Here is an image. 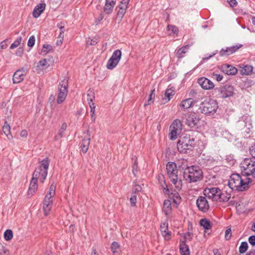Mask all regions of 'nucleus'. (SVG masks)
<instances>
[{
	"instance_id": "f257e3e1",
	"label": "nucleus",
	"mask_w": 255,
	"mask_h": 255,
	"mask_svg": "<svg viewBox=\"0 0 255 255\" xmlns=\"http://www.w3.org/2000/svg\"><path fill=\"white\" fill-rule=\"evenodd\" d=\"M183 177L189 183H196L202 180L203 172L199 166L194 165L188 166L184 171Z\"/></svg>"
},
{
	"instance_id": "f03ea898",
	"label": "nucleus",
	"mask_w": 255,
	"mask_h": 255,
	"mask_svg": "<svg viewBox=\"0 0 255 255\" xmlns=\"http://www.w3.org/2000/svg\"><path fill=\"white\" fill-rule=\"evenodd\" d=\"M49 160L46 157L39 162V166L35 169L32 174V177L43 183L47 177L49 165Z\"/></svg>"
},
{
	"instance_id": "7ed1b4c3",
	"label": "nucleus",
	"mask_w": 255,
	"mask_h": 255,
	"mask_svg": "<svg viewBox=\"0 0 255 255\" xmlns=\"http://www.w3.org/2000/svg\"><path fill=\"white\" fill-rule=\"evenodd\" d=\"M166 170L171 182L175 187L180 190L182 188L181 180L178 178V170L176 164L174 162H169L166 165Z\"/></svg>"
},
{
	"instance_id": "20e7f679",
	"label": "nucleus",
	"mask_w": 255,
	"mask_h": 255,
	"mask_svg": "<svg viewBox=\"0 0 255 255\" xmlns=\"http://www.w3.org/2000/svg\"><path fill=\"white\" fill-rule=\"evenodd\" d=\"M243 174L255 178V159L246 158L240 164Z\"/></svg>"
},
{
	"instance_id": "39448f33",
	"label": "nucleus",
	"mask_w": 255,
	"mask_h": 255,
	"mask_svg": "<svg viewBox=\"0 0 255 255\" xmlns=\"http://www.w3.org/2000/svg\"><path fill=\"white\" fill-rule=\"evenodd\" d=\"M218 108L216 101L212 99H207L202 102L199 109L202 114L205 115L214 114Z\"/></svg>"
},
{
	"instance_id": "423d86ee",
	"label": "nucleus",
	"mask_w": 255,
	"mask_h": 255,
	"mask_svg": "<svg viewBox=\"0 0 255 255\" xmlns=\"http://www.w3.org/2000/svg\"><path fill=\"white\" fill-rule=\"evenodd\" d=\"M194 139L190 137L184 136L180 137L177 143V148L179 152L187 153L192 150Z\"/></svg>"
},
{
	"instance_id": "0eeeda50",
	"label": "nucleus",
	"mask_w": 255,
	"mask_h": 255,
	"mask_svg": "<svg viewBox=\"0 0 255 255\" xmlns=\"http://www.w3.org/2000/svg\"><path fill=\"white\" fill-rule=\"evenodd\" d=\"M236 127L242 131L243 133L249 134L252 128L251 118L248 116H243L237 123Z\"/></svg>"
},
{
	"instance_id": "6e6552de",
	"label": "nucleus",
	"mask_w": 255,
	"mask_h": 255,
	"mask_svg": "<svg viewBox=\"0 0 255 255\" xmlns=\"http://www.w3.org/2000/svg\"><path fill=\"white\" fill-rule=\"evenodd\" d=\"M201 118L195 113H191L185 115V123L191 128L196 129L200 126Z\"/></svg>"
},
{
	"instance_id": "1a4fd4ad",
	"label": "nucleus",
	"mask_w": 255,
	"mask_h": 255,
	"mask_svg": "<svg viewBox=\"0 0 255 255\" xmlns=\"http://www.w3.org/2000/svg\"><path fill=\"white\" fill-rule=\"evenodd\" d=\"M221 190L218 187H207L204 189L203 194L209 199L217 201L218 199H221Z\"/></svg>"
},
{
	"instance_id": "9d476101",
	"label": "nucleus",
	"mask_w": 255,
	"mask_h": 255,
	"mask_svg": "<svg viewBox=\"0 0 255 255\" xmlns=\"http://www.w3.org/2000/svg\"><path fill=\"white\" fill-rule=\"evenodd\" d=\"M181 127L182 124L180 120L177 119L173 121L170 127V132L169 135L171 140L176 138L177 135L181 132Z\"/></svg>"
},
{
	"instance_id": "9b49d317",
	"label": "nucleus",
	"mask_w": 255,
	"mask_h": 255,
	"mask_svg": "<svg viewBox=\"0 0 255 255\" xmlns=\"http://www.w3.org/2000/svg\"><path fill=\"white\" fill-rule=\"evenodd\" d=\"M68 84L67 81H62L60 83L59 86V93L57 99V102L58 104L63 103L68 93Z\"/></svg>"
},
{
	"instance_id": "f8f14e48",
	"label": "nucleus",
	"mask_w": 255,
	"mask_h": 255,
	"mask_svg": "<svg viewBox=\"0 0 255 255\" xmlns=\"http://www.w3.org/2000/svg\"><path fill=\"white\" fill-rule=\"evenodd\" d=\"M56 185L53 183L49 189L48 193L45 195L43 200V207H47L52 205L53 197L55 194Z\"/></svg>"
},
{
	"instance_id": "ddd939ff",
	"label": "nucleus",
	"mask_w": 255,
	"mask_h": 255,
	"mask_svg": "<svg viewBox=\"0 0 255 255\" xmlns=\"http://www.w3.org/2000/svg\"><path fill=\"white\" fill-rule=\"evenodd\" d=\"M243 47L241 44H237L236 45H233L230 47H226L222 48L219 52V55L221 57H227L229 56L236 52Z\"/></svg>"
},
{
	"instance_id": "4468645a",
	"label": "nucleus",
	"mask_w": 255,
	"mask_h": 255,
	"mask_svg": "<svg viewBox=\"0 0 255 255\" xmlns=\"http://www.w3.org/2000/svg\"><path fill=\"white\" fill-rule=\"evenodd\" d=\"M234 88L229 85H225L218 89V95L222 98H227L234 94Z\"/></svg>"
},
{
	"instance_id": "2eb2a0df",
	"label": "nucleus",
	"mask_w": 255,
	"mask_h": 255,
	"mask_svg": "<svg viewBox=\"0 0 255 255\" xmlns=\"http://www.w3.org/2000/svg\"><path fill=\"white\" fill-rule=\"evenodd\" d=\"M240 180L241 181L240 182V183H239L237 191L243 192L248 190L252 182V180L244 174L241 176Z\"/></svg>"
},
{
	"instance_id": "dca6fc26",
	"label": "nucleus",
	"mask_w": 255,
	"mask_h": 255,
	"mask_svg": "<svg viewBox=\"0 0 255 255\" xmlns=\"http://www.w3.org/2000/svg\"><path fill=\"white\" fill-rule=\"evenodd\" d=\"M241 176L238 173H233L230 176V179L228 181V185L229 187L233 190L237 191L240 180Z\"/></svg>"
},
{
	"instance_id": "f3484780",
	"label": "nucleus",
	"mask_w": 255,
	"mask_h": 255,
	"mask_svg": "<svg viewBox=\"0 0 255 255\" xmlns=\"http://www.w3.org/2000/svg\"><path fill=\"white\" fill-rule=\"evenodd\" d=\"M198 83L205 90L212 89L214 87V84L211 80L204 77L199 78Z\"/></svg>"
},
{
	"instance_id": "a211bd4d",
	"label": "nucleus",
	"mask_w": 255,
	"mask_h": 255,
	"mask_svg": "<svg viewBox=\"0 0 255 255\" xmlns=\"http://www.w3.org/2000/svg\"><path fill=\"white\" fill-rule=\"evenodd\" d=\"M160 230L162 236L165 240H169L171 238V232L168 231V223L167 222L161 223L160 226Z\"/></svg>"
},
{
	"instance_id": "6ab92c4d",
	"label": "nucleus",
	"mask_w": 255,
	"mask_h": 255,
	"mask_svg": "<svg viewBox=\"0 0 255 255\" xmlns=\"http://www.w3.org/2000/svg\"><path fill=\"white\" fill-rule=\"evenodd\" d=\"M26 72L24 68L17 70L13 75V82L14 83H19L21 82L24 78Z\"/></svg>"
},
{
	"instance_id": "aec40b11",
	"label": "nucleus",
	"mask_w": 255,
	"mask_h": 255,
	"mask_svg": "<svg viewBox=\"0 0 255 255\" xmlns=\"http://www.w3.org/2000/svg\"><path fill=\"white\" fill-rule=\"evenodd\" d=\"M37 181L38 180L32 177L27 192L28 198L31 197L37 191L38 188Z\"/></svg>"
},
{
	"instance_id": "412c9836",
	"label": "nucleus",
	"mask_w": 255,
	"mask_h": 255,
	"mask_svg": "<svg viewBox=\"0 0 255 255\" xmlns=\"http://www.w3.org/2000/svg\"><path fill=\"white\" fill-rule=\"evenodd\" d=\"M87 136L83 139L81 143L80 148L84 153H86L89 148V146L90 142V133L89 130L87 131Z\"/></svg>"
},
{
	"instance_id": "4be33fe9",
	"label": "nucleus",
	"mask_w": 255,
	"mask_h": 255,
	"mask_svg": "<svg viewBox=\"0 0 255 255\" xmlns=\"http://www.w3.org/2000/svg\"><path fill=\"white\" fill-rule=\"evenodd\" d=\"M223 72L229 75H235L238 72L237 69L231 65L225 64L222 66Z\"/></svg>"
},
{
	"instance_id": "5701e85b",
	"label": "nucleus",
	"mask_w": 255,
	"mask_h": 255,
	"mask_svg": "<svg viewBox=\"0 0 255 255\" xmlns=\"http://www.w3.org/2000/svg\"><path fill=\"white\" fill-rule=\"evenodd\" d=\"M46 4L44 3H40L37 5L34 8L32 15L34 18H38L45 9Z\"/></svg>"
},
{
	"instance_id": "b1692460",
	"label": "nucleus",
	"mask_w": 255,
	"mask_h": 255,
	"mask_svg": "<svg viewBox=\"0 0 255 255\" xmlns=\"http://www.w3.org/2000/svg\"><path fill=\"white\" fill-rule=\"evenodd\" d=\"M194 102L193 98H189L187 99L183 100L181 101L180 104L179 105V107L183 111H185L190 107H192L193 105Z\"/></svg>"
},
{
	"instance_id": "393cba45",
	"label": "nucleus",
	"mask_w": 255,
	"mask_h": 255,
	"mask_svg": "<svg viewBox=\"0 0 255 255\" xmlns=\"http://www.w3.org/2000/svg\"><path fill=\"white\" fill-rule=\"evenodd\" d=\"M116 4V0H106L105 5L104 7V12L107 14H111Z\"/></svg>"
},
{
	"instance_id": "a878e982",
	"label": "nucleus",
	"mask_w": 255,
	"mask_h": 255,
	"mask_svg": "<svg viewBox=\"0 0 255 255\" xmlns=\"http://www.w3.org/2000/svg\"><path fill=\"white\" fill-rule=\"evenodd\" d=\"M207 196H200L196 199L197 207H209V203L207 199Z\"/></svg>"
},
{
	"instance_id": "bb28decb",
	"label": "nucleus",
	"mask_w": 255,
	"mask_h": 255,
	"mask_svg": "<svg viewBox=\"0 0 255 255\" xmlns=\"http://www.w3.org/2000/svg\"><path fill=\"white\" fill-rule=\"evenodd\" d=\"M158 181L159 184H160V186L161 187V188L163 190V192H164V193L167 194L169 191V189H168V188L167 187V185L165 182L164 177L163 175H162L161 174L158 175Z\"/></svg>"
},
{
	"instance_id": "cd10ccee",
	"label": "nucleus",
	"mask_w": 255,
	"mask_h": 255,
	"mask_svg": "<svg viewBox=\"0 0 255 255\" xmlns=\"http://www.w3.org/2000/svg\"><path fill=\"white\" fill-rule=\"evenodd\" d=\"M241 69L240 72L242 75H249L253 72V67L250 65H243L242 67H240Z\"/></svg>"
},
{
	"instance_id": "c85d7f7f",
	"label": "nucleus",
	"mask_w": 255,
	"mask_h": 255,
	"mask_svg": "<svg viewBox=\"0 0 255 255\" xmlns=\"http://www.w3.org/2000/svg\"><path fill=\"white\" fill-rule=\"evenodd\" d=\"M180 253L181 255H190L188 246L185 241H181L179 246Z\"/></svg>"
},
{
	"instance_id": "c756f323",
	"label": "nucleus",
	"mask_w": 255,
	"mask_h": 255,
	"mask_svg": "<svg viewBox=\"0 0 255 255\" xmlns=\"http://www.w3.org/2000/svg\"><path fill=\"white\" fill-rule=\"evenodd\" d=\"M2 131L9 140H10L12 138V136L10 132V127L7 123V121L4 122V125L2 127Z\"/></svg>"
},
{
	"instance_id": "7c9ffc66",
	"label": "nucleus",
	"mask_w": 255,
	"mask_h": 255,
	"mask_svg": "<svg viewBox=\"0 0 255 255\" xmlns=\"http://www.w3.org/2000/svg\"><path fill=\"white\" fill-rule=\"evenodd\" d=\"M169 198L171 201L174 203L176 206L179 205L181 202V198L179 194L177 192H175L174 193H171L169 195Z\"/></svg>"
},
{
	"instance_id": "2f4dec72",
	"label": "nucleus",
	"mask_w": 255,
	"mask_h": 255,
	"mask_svg": "<svg viewBox=\"0 0 255 255\" xmlns=\"http://www.w3.org/2000/svg\"><path fill=\"white\" fill-rule=\"evenodd\" d=\"M189 45H186L179 48L176 52V55L179 58H181L184 57V54L186 53L189 49Z\"/></svg>"
},
{
	"instance_id": "473e14b6",
	"label": "nucleus",
	"mask_w": 255,
	"mask_h": 255,
	"mask_svg": "<svg viewBox=\"0 0 255 255\" xmlns=\"http://www.w3.org/2000/svg\"><path fill=\"white\" fill-rule=\"evenodd\" d=\"M119 62V61L111 57L107 63V68L109 70H113L116 67Z\"/></svg>"
},
{
	"instance_id": "72a5a7b5",
	"label": "nucleus",
	"mask_w": 255,
	"mask_h": 255,
	"mask_svg": "<svg viewBox=\"0 0 255 255\" xmlns=\"http://www.w3.org/2000/svg\"><path fill=\"white\" fill-rule=\"evenodd\" d=\"M67 128V124L64 123L62 124L60 129H59L58 133L55 136V139L57 140L61 138L64 133V131Z\"/></svg>"
},
{
	"instance_id": "f704fd0d",
	"label": "nucleus",
	"mask_w": 255,
	"mask_h": 255,
	"mask_svg": "<svg viewBox=\"0 0 255 255\" xmlns=\"http://www.w3.org/2000/svg\"><path fill=\"white\" fill-rule=\"evenodd\" d=\"M201 226L203 227L206 230H209L211 228V225L209 221L206 219H202L200 221Z\"/></svg>"
},
{
	"instance_id": "c9c22d12",
	"label": "nucleus",
	"mask_w": 255,
	"mask_h": 255,
	"mask_svg": "<svg viewBox=\"0 0 255 255\" xmlns=\"http://www.w3.org/2000/svg\"><path fill=\"white\" fill-rule=\"evenodd\" d=\"M175 94L174 89L173 88H168L165 91V96L167 98V102L169 101L171 97L173 96Z\"/></svg>"
},
{
	"instance_id": "e433bc0d",
	"label": "nucleus",
	"mask_w": 255,
	"mask_h": 255,
	"mask_svg": "<svg viewBox=\"0 0 255 255\" xmlns=\"http://www.w3.org/2000/svg\"><path fill=\"white\" fill-rule=\"evenodd\" d=\"M111 250L114 254L118 253L120 251V246L116 242H114L111 245Z\"/></svg>"
},
{
	"instance_id": "4c0bfd02",
	"label": "nucleus",
	"mask_w": 255,
	"mask_h": 255,
	"mask_svg": "<svg viewBox=\"0 0 255 255\" xmlns=\"http://www.w3.org/2000/svg\"><path fill=\"white\" fill-rule=\"evenodd\" d=\"M111 58L120 61L122 57V52L120 50H116L112 54Z\"/></svg>"
},
{
	"instance_id": "58836bf2",
	"label": "nucleus",
	"mask_w": 255,
	"mask_h": 255,
	"mask_svg": "<svg viewBox=\"0 0 255 255\" xmlns=\"http://www.w3.org/2000/svg\"><path fill=\"white\" fill-rule=\"evenodd\" d=\"M57 26L60 29V33L59 37L60 38L64 39V25L63 22H60L57 24Z\"/></svg>"
},
{
	"instance_id": "ea45409f",
	"label": "nucleus",
	"mask_w": 255,
	"mask_h": 255,
	"mask_svg": "<svg viewBox=\"0 0 255 255\" xmlns=\"http://www.w3.org/2000/svg\"><path fill=\"white\" fill-rule=\"evenodd\" d=\"M52 49V47L50 44H44L43 46V48L41 51V54L42 55H46L48 53L50 50Z\"/></svg>"
},
{
	"instance_id": "a19ab883",
	"label": "nucleus",
	"mask_w": 255,
	"mask_h": 255,
	"mask_svg": "<svg viewBox=\"0 0 255 255\" xmlns=\"http://www.w3.org/2000/svg\"><path fill=\"white\" fill-rule=\"evenodd\" d=\"M13 237V233L11 230H6L4 233V238L6 241H10Z\"/></svg>"
},
{
	"instance_id": "79ce46f5",
	"label": "nucleus",
	"mask_w": 255,
	"mask_h": 255,
	"mask_svg": "<svg viewBox=\"0 0 255 255\" xmlns=\"http://www.w3.org/2000/svg\"><path fill=\"white\" fill-rule=\"evenodd\" d=\"M248 248V243L246 242H243L239 247V252L241 254H243L247 251Z\"/></svg>"
},
{
	"instance_id": "37998d69",
	"label": "nucleus",
	"mask_w": 255,
	"mask_h": 255,
	"mask_svg": "<svg viewBox=\"0 0 255 255\" xmlns=\"http://www.w3.org/2000/svg\"><path fill=\"white\" fill-rule=\"evenodd\" d=\"M167 29L169 31H171L172 33L173 34H177L179 31L178 27L174 25H168Z\"/></svg>"
},
{
	"instance_id": "c03bdc74",
	"label": "nucleus",
	"mask_w": 255,
	"mask_h": 255,
	"mask_svg": "<svg viewBox=\"0 0 255 255\" xmlns=\"http://www.w3.org/2000/svg\"><path fill=\"white\" fill-rule=\"evenodd\" d=\"M21 40L22 37L21 36L18 37L14 42L11 44L10 46V48L13 49L17 47L20 44Z\"/></svg>"
},
{
	"instance_id": "a18cd8bd",
	"label": "nucleus",
	"mask_w": 255,
	"mask_h": 255,
	"mask_svg": "<svg viewBox=\"0 0 255 255\" xmlns=\"http://www.w3.org/2000/svg\"><path fill=\"white\" fill-rule=\"evenodd\" d=\"M88 101H89V104L90 107V113H95V106L94 105V103H93V99L92 98H88Z\"/></svg>"
},
{
	"instance_id": "49530a36",
	"label": "nucleus",
	"mask_w": 255,
	"mask_h": 255,
	"mask_svg": "<svg viewBox=\"0 0 255 255\" xmlns=\"http://www.w3.org/2000/svg\"><path fill=\"white\" fill-rule=\"evenodd\" d=\"M237 213L238 215L242 214H247V213L252 211V209L247 211L246 208H235Z\"/></svg>"
},
{
	"instance_id": "de8ad7c7",
	"label": "nucleus",
	"mask_w": 255,
	"mask_h": 255,
	"mask_svg": "<svg viewBox=\"0 0 255 255\" xmlns=\"http://www.w3.org/2000/svg\"><path fill=\"white\" fill-rule=\"evenodd\" d=\"M35 36L34 35L31 36L28 40V42H27L28 46L30 47H33L35 44Z\"/></svg>"
},
{
	"instance_id": "09e8293b",
	"label": "nucleus",
	"mask_w": 255,
	"mask_h": 255,
	"mask_svg": "<svg viewBox=\"0 0 255 255\" xmlns=\"http://www.w3.org/2000/svg\"><path fill=\"white\" fill-rule=\"evenodd\" d=\"M230 197H228L226 196L225 194L223 193L222 192H221V198L218 200L217 201L220 202H227L229 200Z\"/></svg>"
},
{
	"instance_id": "8fccbe9b",
	"label": "nucleus",
	"mask_w": 255,
	"mask_h": 255,
	"mask_svg": "<svg viewBox=\"0 0 255 255\" xmlns=\"http://www.w3.org/2000/svg\"><path fill=\"white\" fill-rule=\"evenodd\" d=\"M192 230V226L188 227V231L185 234L184 239L190 240L192 239V233L190 232Z\"/></svg>"
},
{
	"instance_id": "3c124183",
	"label": "nucleus",
	"mask_w": 255,
	"mask_h": 255,
	"mask_svg": "<svg viewBox=\"0 0 255 255\" xmlns=\"http://www.w3.org/2000/svg\"><path fill=\"white\" fill-rule=\"evenodd\" d=\"M154 92H155V90H153L151 91V92L150 93V94L149 95V98L146 102V103H145L144 104V106H146L147 105H149L151 104V99L152 98V97H154Z\"/></svg>"
},
{
	"instance_id": "603ef678",
	"label": "nucleus",
	"mask_w": 255,
	"mask_h": 255,
	"mask_svg": "<svg viewBox=\"0 0 255 255\" xmlns=\"http://www.w3.org/2000/svg\"><path fill=\"white\" fill-rule=\"evenodd\" d=\"M231 236H232L231 229L230 228H229V229H227L225 232V239L227 240H229L231 239Z\"/></svg>"
},
{
	"instance_id": "864d4df0",
	"label": "nucleus",
	"mask_w": 255,
	"mask_h": 255,
	"mask_svg": "<svg viewBox=\"0 0 255 255\" xmlns=\"http://www.w3.org/2000/svg\"><path fill=\"white\" fill-rule=\"evenodd\" d=\"M250 153L253 157L255 159V143L250 147Z\"/></svg>"
},
{
	"instance_id": "5fc2aeb1",
	"label": "nucleus",
	"mask_w": 255,
	"mask_h": 255,
	"mask_svg": "<svg viewBox=\"0 0 255 255\" xmlns=\"http://www.w3.org/2000/svg\"><path fill=\"white\" fill-rule=\"evenodd\" d=\"M130 202L131 206H135L136 202V196L135 195L131 196L130 198Z\"/></svg>"
},
{
	"instance_id": "6e6d98bb",
	"label": "nucleus",
	"mask_w": 255,
	"mask_h": 255,
	"mask_svg": "<svg viewBox=\"0 0 255 255\" xmlns=\"http://www.w3.org/2000/svg\"><path fill=\"white\" fill-rule=\"evenodd\" d=\"M213 76L218 82L221 81L223 78V75L218 74H213Z\"/></svg>"
},
{
	"instance_id": "4d7b16f0",
	"label": "nucleus",
	"mask_w": 255,
	"mask_h": 255,
	"mask_svg": "<svg viewBox=\"0 0 255 255\" xmlns=\"http://www.w3.org/2000/svg\"><path fill=\"white\" fill-rule=\"evenodd\" d=\"M227 2L232 7H236L238 5V2L236 0H228Z\"/></svg>"
},
{
	"instance_id": "13d9d810",
	"label": "nucleus",
	"mask_w": 255,
	"mask_h": 255,
	"mask_svg": "<svg viewBox=\"0 0 255 255\" xmlns=\"http://www.w3.org/2000/svg\"><path fill=\"white\" fill-rule=\"evenodd\" d=\"M47 64V60L46 59H43L42 60L39 61L37 67L40 68V67H43Z\"/></svg>"
},
{
	"instance_id": "bf43d9fd",
	"label": "nucleus",
	"mask_w": 255,
	"mask_h": 255,
	"mask_svg": "<svg viewBox=\"0 0 255 255\" xmlns=\"http://www.w3.org/2000/svg\"><path fill=\"white\" fill-rule=\"evenodd\" d=\"M249 242L253 246H255V236H251L249 238Z\"/></svg>"
},
{
	"instance_id": "052dcab7",
	"label": "nucleus",
	"mask_w": 255,
	"mask_h": 255,
	"mask_svg": "<svg viewBox=\"0 0 255 255\" xmlns=\"http://www.w3.org/2000/svg\"><path fill=\"white\" fill-rule=\"evenodd\" d=\"M126 11V10H125V7L122 8V9L119 8V10H118L117 14L118 15L121 16V17H122L124 16V15L125 14Z\"/></svg>"
},
{
	"instance_id": "680f3d73",
	"label": "nucleus",
	"mask_w": 255,
	"mask_h": 255,
	"mask_svg": "<svg viewBox=\"0 0 255 255\" xmlns=\"http://www.w3.org/2000/svg\"><path fill=\"white\" fill-rule=\"evenodd\" d=\"M171 201L170 200H165L163 202V207H170Z\"/></svg>"
},
{
	"instance_id": "e2e57ef3",
	"label": "nucleus",
	"mask_w": 255,
	"mask_h": 255,
	"mask_svg": "<svg viewBox=\"0 0 255 255\" xmlns=\"http://www.w3.org/2000/svg\"><path fill=\"white\" fill-rule=\"evenodd\" d=\"M197 94V92L196 91L193 89L190 90L189 93V95L190 97H192L191 98L195 97Z\"/></svg>"
},
{
	"instance_id": "0e129e2a",
	"label": "nucleus",
	"mask_w": 255,
	"mask_h": 255,
	"mask_svg": "<svg viewBox=\"0 0 255 255\" xmlns=\"http://www.w3.org/2000/svg\"><path fill=\"white\" fill-rule=\"evenodd\" d=\"M137 162L136 160H135L132 165V172L134 175H135V172H137Z\"/></svg>"
},
{
	"instance_id": "69168bd1",
	"label": "nucleus",
	"mask_w": 255,
	"mask_h": 255,
	"mask_svg": "<svg viewBox=\"0 0 255 255\" xmlns=\"http://www.w3.org/2000/svg\"><path fill=\"white\" fill-rule=\"evenodd\" d=\"M7 46V44H6L5 41H3L0 43V50L5 49Z\"/></svg>"
},
{
	"instance_id": "338daca9",
	"label": "nucleus",
	"mask_w": 255,
	"mask_h": 255,
	"mask_svg": "<svg viewBox=\"0 0 255 255\" xmlns=\"http://www.w3.org/2000/svg\"><path fill=\"white\" fill-rule=\"evenodd\" d=\"M42 211L45 216H47L50 211V208H42Z\"/></svg>"
},
{
	"instance_id": "774afa93",
	"label": "nucleus",
	"mask_w": 255,
	"mask_h": 255,
	"mask_svg": "<svg viewBox=\"0 0 255 255\" xmlns=\"http://www.w3.org/2000/svg\"><path fill=\"white\" fill-rule=\"evenodd\" d=\"M27 131L26 130H22L20 132V136L22 137H26L27 136Z\"/></svg>"
}]
</instances>
